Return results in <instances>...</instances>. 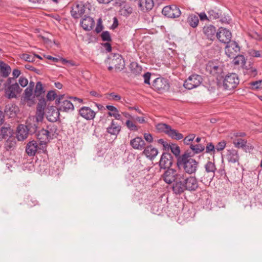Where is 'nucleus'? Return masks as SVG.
Returning <instances> with one entry per match:
<instances>
[{
    "mask_svg": "<svg viewBox=\"0 0 262 262\" xmlns=\"http://www.w3.org/2000/svg\"><path fill=\"white\" fill-rule=\"evenodd\" d=\"M250 88L252 90H257L260 88L261 85V80H257L253 82H251L250 83Z\"/></svg>",
    "mask_w": 262,
    "mask_h": 262,
    "instance_id": "nucleus-48",
    "label": "nucleus"
},
{
    "mask_svg": "<svg viewBox=\"0 0 262 262\" xmlns=\"http://www.w3.org/2000/svg\"><path fill=\"white\" fill-rule=\"evenodd\" d=\"M59 111L58 108L56 110H53L48 112L47 115V118L48 120L52 122H54L59 119Z\"/></svg>",
    "mask_w": 262,
    "mask_h": 262,
    "instance_id": "nucleus-35",
    "label": "nucleus"
},
{
    "mask_svg": "<svg viewBox=\"0 0 262 262\" xmlns=\"http://www.w3.org/2000/svg\"><path fill=\"white\" fill-rule=\"evenodd\" d=\"M159 164L160 169L165 170L170 168L172 164V156L171 155L169 152H163L159 162Z\"/></svg>",
    "mask_w": 262,
    "mask_h": 262,
    "instance_id": "nucleus-16",
    "label": "nucleus"
},
{
    "mask_svg": "<svg viewBox=\"0 0 262 262\" xmlns=\"http://www.w3.org/2000/svg\"><path fill=\"white\" fill-rule=\"evenodd\" d=\"M162 14L169 18H176L179 17L181 12L176 5H169L164 7L162 11Z\"/></svg>",
    "mask_w": 262,
    "mask_h": 262,
    "instance_id": "nucleus-12",
    "label": "nucleus"
},
{
    "mask_svg": "<svg viewBox=\"0 0 262 262\" xmlns=\"http://www.w3.org/2000/svg\"><path fill=\"white\" fill-rule=\"evenodd\" d=\"M44 108L40 105H38L36 115L35 116H32L31 118L35 120L37 122H42L44 116Z\"/></svg>",
    "mask_w": 262,
    "mask_h": 262,
    "instance_id": "nucleus-33",
    "label": "nucleus"
},
{
    "mask_svg": "<svg viewBox=\"0 0 262 262\" xmlns=\"http://www.w3.org/2000/svg\"><path fill=\"white\" fill-rule=\"evenodd\" d=\"M16 144V142L15 138H9L5 143V148L7 150H12L15 148Z\"/></svg>",
    "mask_w": 262,
    "mask_h": 262,
    "instance_id": "nucleus-38",
    "label": "nucleus"
},
{
    "mask_svg": "<svg viewBox=\"0 0 262 262\" xmlns=\"http://www.w3.org/2000/svg\"><path fill=\"white\" fill-rule=\"evenodd\" d=\"M195 137V134H191L188 135L184 139V142L186 145H190V142L192 141Z\"/></svg>",
    "mask_w": 262,
    "mask_h": 262,
    "instance_id": "nucleus-52",
    "label": "nucleus"
},
{
    "mask_svg": "<svg viewBox=\"0 0 262 262\" xmlns=\"http://www.w3.org/2000/svg\"><path fill=\"white\" fill-rule=\"evenodd\" d=\"M208 18L210 20L220 18L222 15V11L219 9H210L207 11Z\"/></svg>",
    "mask_w": 262,
    "mask_h": 262,
    "instance_id": "nucleus-37",
    "label": "nucleus"
},
{
    "mask_svg": "<svg viewBox=\"0 0 262 262\" xmlns=\"http://www.w3.org/2000/svg\"><path fill=\"white\" fill-rule=\"evenodd\" d=\"M240 48L237 42L231 41L228 43L225 48V53L231 59L236 57L239 53Z\"/></svg>",
    "mask_w": 262,
    "mask_h": 262,
    "instance_id": "nucleus-13",
    "label": "nucleus"
},
{
    "mask_svg": "<svg viewBox=\"0 0 262 262\" xmlns=\"http://www.w3.org/2000/svg\"><path fill=\"white\" fill-rule=\"evenodd\" d=\"M28 134H29V133L26 125L20 124L18 126L16 136L18 140L23 141L27 138Z\"/></svg>",
    "mask_w": 262,
    "mask_h": 262,
    "instance_id": "nucleus-25",
    "label": "nucleus"
},
{
    "mask_svg": "<svg viewBox=\"0 0 262 262\" xmlns=\"http://www.w3.org/2000/svg\"><path fill=\"white\" fill-rule=\"evenodd\" d=\"M202 80L201 76L192 74L185 81L183 85L186 89L191 90L199 86L202 82Z\"/></svg>",
    "mask_w": 262,
    "mask_h": 262,
    "instance_id": "nucleus-10",
    "label": "nucleus"
},
{
    "mask_svg": "<svg viewBox=\"0 0 262 262\" xmlns=\"http://www.w3.org/2000/svg\"><path fill=\"white\" fill-rule=\"evenodd\" d=\"M38 148L37 143L35 141L29 142L26 146V151L29 156L35 155Z\"/></svg>",
    "mask_w": 262,
    "mask_h": 262,
    "instance_id": "nucleus-31",
    "label": "nucleus"
},
{
    "mask_svg": "<svg viewBox=\"0 0 262 262\" xmlns=\"http://www.w3.org/2000/svg\"><path fill=\"white\" fill-rule=\"evenodd\" d=\"M106 108L110 111L107 113L108 116L113 117L117 120L122 121V117L119 113L118 110L115 106L107 105L106 106Z\"/></svg>",
    "mask_w": 262,
    "mask_h": 262,
    "instance_id": "nucleus-30",
    "label": "nucleus"
},
{
    "mask_svg": "<svg viewBox=\"0 0 262 262\" xmlns=\"http://www.w3.org/2000/svg\"><path fill=\"white\" fill-rule=\"evenodd\" d=\"M4 111L6 115L10 118H14L19 112V109L16 104L10 103L6 105Z\"/></svg>",
    "mask_w": 262,
    "mask_h": 262,
    "instance_id": "nucleus-20",
    "label": "nucleus"
},
{
    "mask_svg": "<svg viewBox=\"0 0 262 262\" xmlns=\"http://www.w3.org/2000/svg\"><path fill=\"white\" fill-rule=\"evenodd\" d=\"M226 145V142L224 140L221 141V142H219L216 146L215 150H216L217 151H221L223 150Z\"/></svg>",
    "mask_w": 262,
    "mask_h": 262,
    "instance_id": "nucleus-51",
    "label": "nucleus"
},
{
    "mask_svg": "<svg viewBox=\"0 0 262 262\" xmlns=\"http://www.w3.org/2000/svg\"><path fill=\"white\" fill-rule=\"evenodd\" d=\"M190 148L193 152L194 154H200L205 149V147L201 144H198L196 145L190 144Z\"/></svg>",
    "mask_w": 262,
    "mask_h": 262,
    "instance_id": "nucleus-40",
    "label": "nucleus"
},
{
    "mask_svg": "<svg viewBox=\"0 0 262 262\" xmlns=\"http://www.w3.org/2000/svg\"><path fill=\"white\" fill-rule=\"evenodd\" d=\"M250 54L252 56L254 57H262V51L252 50Z\"/></svg>",
    "mask_w": 262,
    "mask_h": 262,
    "instance_id": "nucleus-55",
    "label": "nucleus"
},
{
    "mask_svg": "<svg viewBox=\"0 0 262 262\" xmlns=\"http://www.w3.org/2000/svg\"><path fill=\"white\" fill-rule=\"evenodd\" d=\"M21 91V89H20L18 84L17 82H15L6 88L5 94L9 99L15 98L16 94L19 93Z\"/></svg>",
    "mask_w": 262,
    "mask_h": 262,
    "instance_id": "nucleus-18",
    "label": "nucleus"
},
{
    "mask_svg": "<svg viewBox=\"0 0 262 262\" xmlns=\"http://www.w3.org/2000/svg\"><path fill=\"white\" fill-rule=\"evenodd\" d=\"M103 27L101 24V19H99L97 25L95 29V31L97 33H100L103 30Z\"/></svg>",
    "mask_w": 262,
    "mask_h": 262,
    "instance_id": "nucleus-60",
    "label": "nucleus"
},
{
    "mask_svg": "<svg viewBox=\"0 0 262 262\" xmlns=\"http://www.w3.org/2000/svg\"><path fill=\"white\" fill-rule=\"evenodd\" d=\"M0 72L2 77H7L11 72V68L3 61H0Z\"/></svg>",
    "mask_w": 262,
    "mask_h": 262,
    "instance_id": "nucleus-32",
    "label": "nucleus"
},
{
    "mask_svg": "<svg viewBox=\"0 0 262 262\" xmlns=\"http://www.w3.org/2000/svg\"><path fill=\"white\" fill-rule=\"evenodd\" d=\"M246 72L251 76H254L257 74L256 69L252 67L246 69Z\"/></svg>",
    "mask_w": 262,
    "mask_h": 262,
    "instance_id": "nucleus-57",
    "label": "nucleus"
},
{
    "mask_svg": "<svg viewBox=\"0 0 262 262\" xmlns=\"http://www.w3.org/2000/svg\"><path fill=\"white\" fill-rule=\"evenodd\" d=\"M55 103L60 112L69 113L74 110V105L70 100L64 98V95H59Z\"/></svg>",
    "mask_w": 262,
    "mask_h": 262,
    "instance_id": "nucleus-8",
    "label": "nucleus"
},
{
    "mask_svg": "<svg viewBox=\"0 0 262 262\" xmlns=\"http://www.w3.org/2000/svg\"><path fill=\"white\" fill-rule=\"evenodd\" d=\"M231 33L228 30L223 28H219L215 34V37L220 42L227 44L231 41Z\"/></svg>",
    "mask_w": 262,
    "mask_h": 262,
    "instance_id": "nucleus-15",
    "label": "nucleus"
},
{
    "mask_svg": "<svg viewBox=\"0 0 262 262\" xmlns=\"http://www.w3.org/2000/svg\"><path fill=\"white\" fill-rule=\"evenodd\" d=\"M215 150V147L212 143L210 142L207 144L206 147V151H205V152L206 153H210V152L214 153Z\"/></svg>",
    "mask_w": 262,
    "mask_h": 262,
    "instance_id": "nucleus-53",
    "label": "nucleus"
},
{
    "mask_svg": "<svg viewBox=\"0 0 262 262\" xmlns=\"http://www.w3.org/2000/svg\"><path fill=\"white\" fill-rule=\"evenodd\" d=\"M171 151L174 155L176 156H178L180 153V147L175 144H171V148L170 149Z\"/></svg>",
    "mask_w": 262,
    "mask_h": 262,
    "instance_id": "nucleus-49",
    "label": "nucleus"
},
{
    "mask_svg": "<svg viewBox=\"0 0 262 262\" xmlns=\"http://www.w3.org/2000/svg\"><path fill=\"white\" fill-rule=\"evenodd\" d=\"M25 67L26 69L34 71L36 73L38 74H40V71L39 69H36L35 68L32 67L29 64H27L25 66Z\"/></svg>",
    "mask_w": 262,
    "mask_h": 262,
    "instance_id": "nucleus-59",
    "label": "nucleus"
},
{
    "mask_svg": "<svg viewBox=\"0 0 262 262\" xmlns=\"http://www.w3.org/2000/svg\"><path fill=\"white\" fill-rule=\"evenodd\" d=\"M21 58L28 62H33L34 61V56L27 54H22Z\"/></svg>",
    "mask_w": 262,
    "mask_h": 262,
    "instance_id": "nucleus-54",
    "label": "nucleus"
},
{
    "mask_svg": "<svg viewBox=\"0 0 262 262\" xmlns=\"http://www.w3.org/2000/svg\"><path fill=\"white\" fill-rule=\"evenodd\" d=\"M121 128V126L113 119L110 125L106 128V132L112 135L117 136L120 132Z\"/></svg>",
    "mask_w": 262,
    "mask_h": 262,
    "instance_id": "nucleus-24",
    "label": "nucleus"
},
{
    "mask_svg": "<svg viewBox=\"0 0 262 262\" xmlns=\"http://www.w3.org/2000/svg\"><path fill=\"white\" fill-rule=\"evenodd\" d=\"M103 46L105 48V49L106 50V51H107V52H111V50H112V47H111V44L110 43H108V42L104 43L103 45Z\"/></svg>",
    "mask_w": 262,
    "mask_h": 262,
    "instance_id": "nucleus-64",
    "label": "nucleus"
},
{
    "mask_svg": "<svg viewBox=\"0 0 262 262\" xmlns=\"http://www.w3.org/2000/svg\"><path fill=\"white\" fill-rule=\"evenodd\" d=\"M125 124L130 130L137 131L138 129L137 126L129 119L126 121Z\"/></svg>",
    "mask_w": 262,
    "mask_h": 262,
    "instance_id": "nucleus-47",
    "label": "nucleus"
},
{
    "mask_svg": "<svg viewBox=\"0 0 262 262\" xmlns=\"http://www.w3.org/2000/svg\"><path fill=\"white\" fill-rule=\"evenodd\" d=\"M233 62L235 65H239L240 64H244L245 63V57L243 55L238 54L236 57H234Z\"/></svg>",
    "mask_w": 262,
    "mask_h": 262,
    "instance_id": "nucleus-43",
    "label": "nucleus"
},
{
    "mask_svg": "<svg viewBox=\"0 0 262 262\" xmlns=\"http://www.w3.org/2000/svg\"><path fill=\"white\" fill-rule=\"evenodd\" d=\"M144 82L147 84H150V79L151 76V73L149 72H146L143 75Z\"/></svg>",
    "mask_w": 262,
    "mask_h": 262,
    "instance_id": "nucleus-58",
    "label": "nucleus"
},
{
    "mask_svg": "<svg viewBox=\"0 0 262 262\" xmlns=\"http://www.w3.org/2000/svg\"><path fill=\"white\" fill-rule=\"evenodd\" d=\"M109 64L114 66L116 71H121L124 68V61L122 57L119 54L114 53L108 58Z\"/></svg>",
    "mask_w": 262,
    "mask_h": 262,
    "instance_id": "nucleus-11",
    "label": "nucleus"
},
{
    "mask_svg": "<svg viewBox=\"0 0 262 262\" xmlns=\"http://www.w3.org/2000/svg\"><path fill=\"white\" fill-rule=\"evenodd\" d=\"M11 128L9 126L2 127L0 129V133L3 136V138H6L11 135Z\"/></svg>",
    "mask_w": 262,
    "mask_h": 262,
    "instance_id": "nucleus-44",
    "label": "nucleus"
},
{
    "mask_svg": "<svg viewBox=\"0 0 262 262\" xmlns=\"http://www.w3.org/2000/svg\"><path fill=\"white\" fill-rule=\"evenodd\" d=\"M46 97L48 100L53 101L55 99L56 100L58 98V95L55 93V91L52 90L48 92Z\"/></svg>",
    "mask_w": 262,
    "mask_h": 262,
    "instance_id": "nucleus-46",
    "label": "nucleus"
},
{
    "mask_svg": "<svg viewBox=\"0 0 262 262\" xmlns=\"http://www.w3.org/2000/svg\"><path fill=\"white\" fill-rule=\"evenodd\" d=\"M154 6L152 0H140L139 7L143 11H148L151 10Z\"/></svg>",
    "mask_w": 262,
    "mask_h": 262,
    "instance_id": "nucleus-28",
    "label": "nucleus"
},
{
    "mask_svg": "<svg viewBox=\"0 0 262 262\" xmlns=\"http://www.w3.org/2000/svg\"><path fill=\"white\" fill-rule=\"evenodd\" d=\"M45 93V91L43 90V88L42 86V84L40 81H38L36 83L34 94L37 97L40 96L41 95Z\"/></svg>",
    "mask_w": 262,
    "mask_h": 262,
    "instance_id": "nucleus-41",
    "label": "nucleus"
},
{
    "mask_svg": "<svg viewBox=\"0 0 262 262\" xmlns=\"http://www.w3.org/2000/svg\"><path fill=\"white\" fill-rule=\"evenodd\" d=\"M169 87L168 80L161 77L156 78L152 83V88L159 93L167 91Z\"/></svg>",
    "mask_w": 262,
    "mask_h": 262,
    "instance_id": "nucleus-9",
    "label": "nucleus"
},
{
    "mask_svg": "<svg viewBox=\"0 0 262 262\" xmlns=\"http://www.w3.org/2000/svg\"><path fill=\"white\" fill-rule=\"evenodd\" d=\"M190 153L185 152L178 159V165L182 166L184 171L188 174L195 173L198 167V162L191 158Z\"/></svg>",
    "mask_w": 262,
    "mask_h": 262,
    "instance_id": "nucleus-2",
    "label": "nucleus"
},
{
    "mask_svg": "<svg viewBox=\"0 0 262 262\" xmlns=\"http://www.w3.org/2000/svg\"><path fill=\"white\" fill-rule=\"evenodd\" d=\"M57 130L55 125H49L47 126V129H41L36 134L37 138L39 140L40 144H43L49 142L53 138Z\"/></svg>",
    "mask_w": 262,
    "mask_h": 262,
    "instance_id": "nucleus-4",
    "label": "nucleus"
},
{
    "mask_svg": "<svg viewBox=\"0 0 262 262\" xmlns=\"http://www.w3.org/2000/svg\"><path fill=\"white\" fill-rule=\"evenodd\" d=\"M32 89L30 88H27L24 92V100L27 101L31 100L32 96Z\"/></svg>",
    "mask_w": 262,
    "mask_h": 262,
    "instance_id": "nucleus-45",
    "label": "nucleus"
},
{
    "mask_svg": "<svg viewBox=\"0 0 262 262\" xmlns=\"http://www.w3.org/2000/svg\"><path fill=\"white\" fill-rule=\"evenodd\" d=\"M206 69L207 72L216 77L223 73L222 67L216 65L213 62H209L206 65Z\"/></svg>",
    "mask_w": 262,
    "mask_h": 262,
    "instance_id": "nucleus-19",
    "label": "nucleus"
},
{
    "mask_svg": "<svg viewBox=\"0 0 262 262\" xmlns=\"http://www.w3.org/2000/svg\"><path fill=\"white\" fill-rule=\"evenodd\" d=\"M80 24L84 30L90 31L94 26L95 21L93 18L90 16H85L81 20Z\"/></svg>",
    "mask_w": 262,
    "mask_h": 262,
    "instance_id": "nucleus-23",
    "label": "nucleus"
},
{
    "mask_svg": "<svg viewBox=\"0 0 262 262\" xmlns=\"http://www.w3.org/2000/svg\"><path fill=\"white\" fill-rule=\"evenodd\" d=\"M144 149L143 154L150 160L154 159L158 154V149L151 145L147 146Z\"/></svg>",
    "mask_w": 262,
    "mask_h": 262,
    "instance_id": "nucleus-27",
    "label": "nucleus"
},
{
    "mask_svg": "<svg viewBox=\"0 0 262 262\" xmlns=\"http://www.w3.org/2000/svg\"><path fill=\"white\" fill-rule=\"evenodd\" d=\"M156 128L159 132L165 133L172 139L180 140L184 138L182 134L176 129H172L170 125L166 123H158L156 125Z\"/></svg>",
    "mask_w": 262,
    "mask_h": 262,
    "instance_id": "nucleus-3",
    "label": "nucleus"
},
{
    "mask_svg": "<svg viewBox=\"0 0 262 262\" xmlns=\"http://www.w3.org/2000/svg\"><path fill=\"white\" fill-rule=\"evenodd\" d=\"M238 83L237 75L235 73H230L225 76L222 82H220V86L224 90L230 91L234 89Z\"/></svg>",
    "mask_w": 262,
    "mask_h": 262,
    "instance_id": "nucleus-5",
    "label": "nucleus"
},
{
    "mask_svg": "<svg viewBox=\"0 0 262 262\" xmlns=\"http://www.w3.org/2000/svg\"><path fill=\"white\" fill-rule=\"evenodd\" d=\"M19 84L23 88L27 86L28 83V79L24 77H20L18 80Z\"/></svg>",
    "mask_w": 262,
    "mask_h": 262,
    "instance_id": "nucleus-56",
    "label": "nucleus"
},
{
    "mask_svg": "<svg viewBox=\"0 0 262 262\" xmlns=\"http://www.w3.org/2000/svg\"><path fill=\"white\" fill-rule=\"evenodd\" d=\"M109 95L112 97L111 99L112 100H114L115 101H119L121 99V97L119 95H117L114 93H111L109 94Z\"/></svg>",
    "mask_w": 262,
    "mask_h": 262,
    "instance_id": "nucleus-62",
    "label": "nucleus"
},
{
    "mask_svg": "<svg viewBox=\"0 0 262 262\" xmlns=\"http://www.w3.org/2000/svg\"><path fill=\"white\" fill-rule=\"evenodd\" d=\"M133 12L132 8L127 4H125L121 8V12L122 15L127 16Z\"/></svg>",
    "mask_w": 262,
    "mask_h": 262,
    "instance_id": "nucleus-42",
    "label": "nucleus"
},
{
    "mask_svg": "<svg viewBox=\"0 0 262 262\" xmlns=\"http://www.w3.org/2000/svg\"><path fill=\"white\" fill-rule=\"evenodd\" d=\"M85 7L84 4L81 2H77L75 3L71 7V14L74 18H79L81 17L85 13Z\"/></svg>",
    "mask_w": 262,
    "mask_h": 262,
    "instance_id": "nucleus-14",
    "label": "nucleus"
},
{
    "mask_svg": "<svg viewBox=\"0 0 262 262\" xmlns=\"http://www.w3.org/2000/svg\"><path fill=\"white\" fill-rule=\"evenodd\" d=\"M199 17L201 20H209L208 15H207L204 12H202L199 14Z\"/></svg>",
    "mask_w": 262,
    "mask_h": 262,
    "instance_id": "nucleus-63",
    "label": "nucleus"
},
{
    "mask_svg": "<svg viewBox=\"0 0 262 262\" xmlns=\"http://www.w3.org/2000/svg\"><path fill=\"white\" fill-rule=\"evenodd\" d=\"M101 37L103 41H111L112 40L110 33L107 31H103L101 35Z\"/></svg>",
    "mask_w": 262,
    "mask_h": 262,
    "instance_id": "nucleus-50",
    "label": "nucleus"
},
{
    "mask_svg": "<svg viewBox=\"0 0 262 262\" xmlns=\"http://www.w3.org/2000/svg\"><path fill=\"white\" fill-rule=\"evenodd\" d=\"M130 145L135 149L141 150L145 148L144 140L139 137H137L130 141Z\"/></svg>",
    "mask_w": 262,
    "mask_h": 262,
    "instance_id": "nucleus-21",
    "label": "nucleus"
},
{
    "mask_svg": "<svg viewBox=\"0 0 262 262\" xmlns=\"http://www.w3.org/2000/svg\"><path fill=\"white\" fill-rule=\"evenodd\" d=\"M226 157L229 162L233 163L238 162L239 159L238 151L234 149L227 150Z\"/></svg>",
    "mask_w": 262,
    "mask_h": 262,
    "instance_id": "nucleus-26",
    "label": "nucleus"
},
{
    "mask_svg": "<svg viewBox=\"0 0 262 262\" xmlns=\"http://www.w3.org/2000/svg\"><path fill=\"white\" fill-rule=\"evenodd\" d=\"M247 143V140L241 138L235 139L233 142L234 146L238 148H244L246 146Z\"/></svg>",
    "mask_w": 262,
    "mask_h": 262,
    "instance_id": "nucleus-39",
    "label": "nucleus"
},
{
    "mask_svg": "<svg viewBox=\"0 0 262 262\" xmlns=\"http://www.w3.org/2000/svg\"><path fill=\"white\" fill-rule=\"evenodd\" d=\"M182 178L179 181L173 183L172 189L176 194H181L185 191H194L199 187V183L195 177L192 176L186 177L182 174Z\"/></svg>",
    "mask_w": 262,
    "mask_h": 262,
    "instance_id": "nucleus-1",
    "label": "nucleus"
},
{
    "mask_svg": "<svg viewBox=\"0 0 262 262\" xmlns=\"http://www.w3.org/2000/svg\"><path fill=\"white\" fill-rule=\"evenodd\" d=\"M96 114L95 111L88 106H82L78 110V114L86 120H93Z\"/></svg>",
    "mask_w": 262,
    "mask_h": 262,
    "instance_id": "nucleus-17",
    "label": "nucleus"
},
{
    "mask_svg": "<svg viewBox=\"0 0 262 262\" xmlns=\"http://www.w3.org/2000/svg\"><path fill=\"white\" fill-rule=\"evenodd\" d=\"M203 33L208 39L213 40L215 38L216 30L212 25L205 26L203 28Z\"/></svg>",
    "mask_w": 262,
    "mask_h": 262,
    "instance_id": "nucleus-22",
    "label": "nucleus"
},
{
    "mask_svg": "<svg viewBox=\"0 0 262 262\" xmlns=\"http://www.w3.org/2000/svg\"><path fill=\"white\" fill-rule=\"evenodd\" d=\"M131 73L135 75H140L142 71V68L136 62H132L129 65Z\"/></svg>",
    "mask_w": 262,
    "mask_h": 262,
    "instance_id": "nucleus-34",
    "label": "nucleus"
},
{
    "mask_svg": "<svg viewBox=\"0 0 262 262\" xmlns=\"http://www.w3.org/2000/svg\"><path fill=\"white\" fill-rule=\"evenodd\" d=\"M144 138L145 140L149 143H151L153 141V138L150 134L145 133L144 135Z\"/></svg>",
    "mask_w": 262,
    "mask_h": 262,
    "instance_id": "nucleus-61",
    "label": "nucleus"
},
{
    "mask_svg": "<svg viewBox=\"0 0 262 262\" xmlns=\"http://www.w3.org/2000/svg\"><path fill=\"white\" fill-rule=\"evenodd\" d=\"M181 173H178L176 170L173 168H167L165 169L162 174L161 178L167 184H170L172 183H176L182 178Z\"/></svg>",
    "mask_w": 262,
    "mask_h": 262,
    "instance_id": "nucleus-6",
    "label": "nucleus"
},
{
    "mask_svg": "<svg viewBox=\"0 0 262 262\" xmlns=\"http://www.w3.org/2000/svg\"><path fill=\"white\" fill-rule=\"evenodd\" d=\"M205 168L207 173H205L204 176L201 178L200 181L203 183L207 185L209 184L212 181L216 168L214 163L211 161H208L206 163L205 165Z\"/></svg>",
    "mask_w": 262,
    "mask_h": 262,
    "instance_id": "nucleus-7",
    "label": "nucleus"
},
{
    "mask_svg": "<svg viewBox=\"0 0 262 262\" xmlns=\"http://www.w3.org/2000/svg\"><path fill=\"white\" fill-rule=\"evenodd\" d=\"M187 21L190 26L195 28L198 26L199 19L197 15L191 14L188 16Z\"/></svg>",
    "mask_w": 262,
    "mask_h": 262,
    "instance_id": "nucleus-36",
    "label": "nucleus"
},
{
    "mask_svg": "<svg viewBox=\"0 0 262 262\" xmlns=\"http://www.w3.org/2000/svg\"><path fill=\"white\" fill-rule=\"evenodd\" d=\"M39 122H37L35 120L30 118L26 122V127L30 134L36 133L37 130L38 124Z\"/></svg>",
    "mask_w": 262,
    "mask_h": 262,
    "instance_id": "nucleus-29",
    "label": "nucleus"
}]
</instances>
